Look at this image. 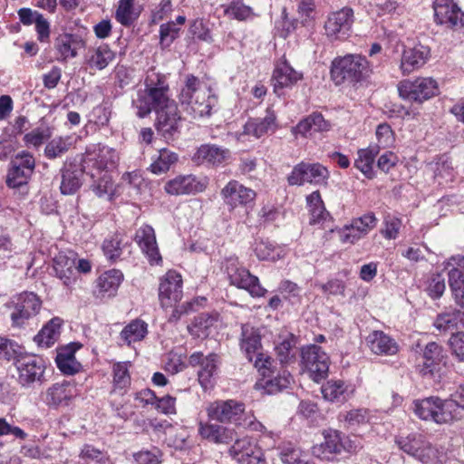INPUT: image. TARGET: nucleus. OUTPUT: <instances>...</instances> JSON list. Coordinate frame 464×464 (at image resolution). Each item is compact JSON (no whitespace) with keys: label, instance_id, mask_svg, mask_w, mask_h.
Here are the masks:
<instances>
[{"label":"nucleus","instance_id":"f257e3e1","mask_svg":"<svg viewBox=\"0 0 464 464\" xmlns=\"http://www.w3.org/2000/svg\"><path fill=\"white\" fill-rule=\"evenodd\" d=\"M175 101L170 98L169 86L166 75L155 70H150L144 80V89L137 92L132 106L139 118H145L152 111L163 110Z\"/></svg>","mask_w":464,"mask_h":464},{"label":"nucleus","instance_id":"f03ea898","mask_svg":"<svg viewBox=\"0 0 464 464\" xmlns=\"http://www.w3.org/2000/svg\"><path fill=\"white\" fill-rule=\"evenodd\" d=\"M179 101L182 110L193 119L210 116L212 109L218 102L211 90L193 74L186 76L179 94Z\"/></svg>","mask_w":464,"mask_h":464},{"label":"nucleus","instance_id":"7ed1b4c3","mask_svg":"<svg viewBox=\"0 0 464 464\" xmlns=\"http://www.w3.org/2000/svg\"><path fill=\"white\" fill-rule=\"evenodd\" d=\"M369 72L368 61L359 54H347L332 62L331 77L336 85L345 82L355 85L363 81Z\"/></svg>","mask_w":464,"mask_h":464},{"label":"nucleus","instance_id":"20e7f679","mask_svg":"<svg viewBox=\"0 0 464 464\" xmlns=\"http://www.w3.org/2000/svg\"><path fill=\"white\" fill-rule=\"evenodd\" d=\"M324 441L314 444L311 452L322 460L334 461L337 456L356 453L361 448L355 440L336 430H324Z\"/></svg>","mask_w":464,"mask_h":464},{"label":"nucleus","instance_id":"39448f33","mask_svg":"<svg viewBox=\"0 0 464 464\" xmlns=\"http://www.w3.org/2000/svg\"><path fill=\"white\" fill-rule=\"evenodd\" d=\"M17 381L24 388H35L45 382V362L35 355L22 356L15 361Z\"/></svg>","mask_w":464,"mask_h":464},{"label":"nucleus","instance_id":"423d86ee","mask_svg":"<svg viewBox=\"0 0 464 464\" xmlns=\"http://www.w3.org/2000/svg\"><path fill=\"white\" fill-rule=\"evenodd\" d=\"M225 269L231 285L246 289L252 296L261 297L266 295V290L260 285L258 277L240 266L237 257H227L225 261Z\"/></svg>","mask_w":464,"mask_h":464},{"label":"nucleus","instance_id":"0eeeda50","mask_svg":"<svg viewBox=\"0 0 464 464\" xmlns=\"http://www.w3.org/2000/svg\"><path fill=\"white\" fill-rule=\"evenodd\" d=\"M400 96L411 102H423L439 92L437 82L430 77H419L415 80H404L398 84Z\"/></svg>","mask_w":464,"mask_h":464},{"label":"nucleus","instance_id":"6e6552de","mask_svg":"<svg viewBox=\"0 0 464 464\" xmlns=\"http://www.w3.org/2000/svg\"><path fill=\"white\" fill-rule=\"evenodd\" d=\"M452 402L438 397H430L414 401V412L420 419L433 420L436 423H447L453 419Z\"/></svg>","mask_w":464,"mask_h":464},{"label":"nucleus","instance_id":"1a4fd4ad","mask_svg":"<svg viewBox=\"0 0 464 464\" xmlns=\"http://www.w3.org/2000/svg\"><path fill=\"white\" fill-rule=\"evenodd\" d=\"M208 417L220 423L240 425L245 415V404L237 400L215 401L206 409Z\"/></svg>","mask_w":464,"mask_h":464},{"label":"nucleus","instance_id":"9d476101","mask_svg":"<svg viewBox=\"0 0 464 464\" xmlns=\"http://www.w3.org/2000/svg\"><path fill=\"white\" fill-rule=\"evenodd\" d=\"M301 358L304 369L314 382H319L326 376L329 358L320 346L312 344L303 348Z\"/></svg>","mask_w":464,"mask_h":464},{"label":"nucleus","instance_id":"9b49d317","mask_svg":"<svg viewBox=\"0 0 464 464\" xmlns=\"http://www.w3.org/2000/svg\"><path fill=\"white\" fill-rule=\"evenodd\" d=\"M14 311L11 313L13 324L22 326L41 310L42 300L33 292H23L13 299Z\"/></svg>","mask_w":464,"mask_h":464},{"label":"nucleus","instance_id":"f8f14e48","mask_svg":"<svg viewBox=\"0 0 464 464\" xmlns=\"http://www.w3.org/2000/svg\"><path fill=\"white\" fill-rule=\"evenodd\" d=\"M182 276L179 273L169 270L160 281L159 300L163 308L175 306L182 298Z\"/></svg>","mask_w":464,"mask_h":464},{"label":"nucleus","instance_id":"ddd939ff","mask_svg":"<svg viewBox=\"0 0 464 464\" xmlns=\"http://www.w3.org/2000/svg\"><path fill=\"white\" fill-rule=\"evenodd\" d=\"M329 178V172L325 167L319 163L301 162L294 167L287 177L288 184L291 186H301L304 183L323 184Z\"/></svg>","mask_w":464,"mask_h":464},{"label":"nucleus","instance_id":"4468645a","mask_svg":"<svg viewBox=\"0 0 464 464\" xmlns=\"http://www.w3.org/2000/svg\"><path fill=\"white\" fill-rule=\"evenodd\" d=\"M188 364L192 367H199L198 379L203 389L212 386L213 379L218 374L219 357L211 353L204 355L201 352H194L188 357Z\"/></svg>","mask_w":464,"mask_h":464},{"label":"nucleus","instance_id":"2eb2a0df","mask_svg":"<svg viewBox=\"0 0 464 464\" xmlns=\"http://www.w3.org/2000/svg\"><path fill=\"white\" fill-rule=\"evenodd\" d=\"M353 21L354 13L350 7H343L330 13L324 23L326 36L332 41L346 37L349 34Z\"/></svg>","mask_w":464,"mask_h":464},{"label":"nucleus","instance_id":"dca6fc26","mask_svg":"<svg viewBox=\"0 0 464 464\" xmlns=\"http://www.w3.org/2000/svg\"><path fill=\"white\" fill-rule=\"evenodd\" d=\"M35 161L34 157L25 151L18 153L11 161L6 176V184L10 188H19L27 183L34 172Z\"/></svg>","mask_w":464,"mask_h":464},{"label":"nucleus","instance_id":"f3484780","mask_svg":"<svg viewBox=\"0 0 464 464\" xmlns=\"http://www.w3.org/2000/svg\"><path fill=\"white\" fill-rule=\"evenodd\" d=\"M377 225V218L372 212L353 218L350 225L338 231L339 239L343 244H354L365 237Z\"/></svg>","mask_w":464,"mask_h":464},{"label":"nucleus","instance_id":"a211bd4d","mask_svg":"<svg viewBox=\"0 0 464 464\" xmlns=\"http://www.w3.org/2000/svg\"><path fill=\"white\" fill-rule=\"evenodd\" d=\"M422 362L418 365L420 374L436 377L446 364L447 356L443 348L435 342L427 343L422 352Z\"/></svg>","mask_w":464,"mask_h":464},{"label":"nucleus","instance_id":"6ab92c4d","mask_svg":"<svg viewBox=\"0 0 464 464\" xmlns=\"http://www.w3.org/2000/svg\"><path fill=\"white\" fill-rule=\"evenodd\" d=\"M118 160V154L115 150L108 146L99 145L93 151L87 150L83 160L85 172L102 170L109 171L115 168Z\"/></svg>","mask_w":464,"mask_h":464},{"label":"nucleus","instance_id":"aec40b11","mask_svg":"<svg viewBox=\"0 0 464 464\" xmlns=\"http://www.w3.org/2000/svg\"><path fill=\"white\" fill-rule=\"evenodd\" d=\"M433 9L437 24L450 28L464 26V12L459 7L457 0H435Z\"/></svg>","mask_w":464,"mask_h":464},{"label":"nucleus","instance_id":"412c9836","mask_svg":"<svg viewBox=\"0 0 464 464\" xmlns=\"http://www.w3.org/2000/svg\"><path fill=\"white\" fill-rule=\"evenodd\" d=\"M221 196L227 205L235 208L252 203L256 194L255 190L245 187L237 180H230L222 189Z\"/></svg>","mask_w":464,"mask_h":464},{"label":"nucleus","instance_id":"4be33fe9","mask_svg":"<svg viewBox=\"0 0 464 464\" xmlns=\"http://www.w3.org/2000/svg\"><path fill=\"white\" fill-rule=\"evenodd\" d=\"M231 159V151L216 144H203L198 148L193 156L197 164H208L219 167L227 164Z\"/></svg>","mask_w":464,"mask_h":464},{"label":"nucleus","instance_id":"5701e85b","mask_svg":"<svg viewBox=\"0 0 464 464\" xmlns=\"http://www.w3.org/2000/svg\"><path fill=\"white\" fill-rule=\"evenodd\" d=\"M156 126L166 138L173 137L180 130L182 118L179 113L178 106L170 103L163 110L157 111Z\"/></svg>","mask_w":464,"mask_h":464},{"label":"nucleus","instance_id":"b1692460","mask_svg":"<svg viewBox=\"0 0 464 464\" xmlns=\"http://www.w3.org/2000/svg\"><path fill=\"white\" fill-rule=\"evenodd\" d=\"M206 180H199L194 175L178 176L165 184V191L170 195H187L202 192L206 188Z\"/></svg>","mask_w":464,"mask_h":464},{"label":"nucleus","instance_id":"393cba45","mask_svg":"<svg viewBox=\"0 0 464 464\" xmlns=\"http://www.w3.org/2000/svg\"><path fill=\"white\" fill-rule=\"evenodd\" d=\"M134 240L146 255L151 265L159 264L161 261V256L158 248L156 236L152 227L143 225L139 227L135 233Z\"/></svg>","mask_w":464,"mask_h":464},{"label":"nucleus","instance_id":"a878e982","mask_svg":"<svg viewBox=\"0 0 464 464\" xmlns=\"http://www.w3.org/2000/svg\"><path fill=\"white\" fill-rule=\"evenodd\" d=\"M229 453L240 464H264L263 454L256 445H252L247 438L236 440L229 449Z\"/></svg>","mask_w":464,"mask_h":464},{"label":"nucleus","instance_id":"bb28decb","mask_svg":"<svg viewBox=\"0 0 464 464\" xmlns=\"http://www.w3.org/2000/svg\"><path fill=\"white\" fill-rule=\"evenodd\" d=\"M198 434L215 444H228L236 438L234 429L209 421L198 423Z\"/></svg>","mask_w":464,"mask_h":464},{"label":"nucleus","instance_id":"cd10ccee","mask_svg":"<svg viewBox=\"0 0 464 464\" xmlns=\"http://www.w3.org/2000/svg\"><path fill=\"white\" fill-rule=\"evenodd\" d=\"M430 54V48L421 44L405 49L401 61L402 73L410 74L422 67L427 63Z\"/></svg>","mask_w":464,"mask_h":464},{"label":"nucleus","instance_id":"c85d7f7f","mask_svg":"<svg viewBox=\"0 0 464 464\" xmlns=\"http://www.w3.org/2000/svg\"><path fill=\"white\" fill-rule=\"evenodd\" d=\"M365 341L370 350L377 355H394L399 351L397 342L382 331L371 332Z\"/></svg>","mask_w":464,"mask_h":464},{"label":"nucleus","instance_id":"c756f323","mask_svg":"<svg viewBox=\"0 0 464 464\" xmlns=\"http://www.w3.org/2000/svg\"><path fill=\"white\" fill-rule=\"evenodd\" d=\"M80 347L81 344L71 343L57 350L55 362L63 374L73 375L81 370L82 365L75 358V353Z\"/></svg>","mask_w":464,"mask_h":464},{"label":"nucleus","instance_id":"7c9ffc66","mask_svg":"<svg viewBox=\"0 0 464 464\" xmlns=\"http://www.w3.org/2000/svg\"><path fill=\"white\" fill-rule=\"evenodd\" d=\"M277 127L275 111L267 108L264 118L251 119L244 125V133L258 139L269 132H274Z\"/></svg>","mask_w":464,"mask_h":464},{"label":"nucleus","instance_id":"2f4dec72","mask_svg":"<svg viewBox=\"0 0 464 464\" xmlns=\"http://www.w3.org/2000/svg\"><path fill=\"white\" fill-rule=\"evenodd\" d=\"M75 384L69 381L56 382L46 391L45 401L49 406L58 407L67 405L72 397L76 396Z\"/></svg>","mask_w":464,"mask_h":464},{"label":"nucleus","instance_id":"473e14b6","mask_svg":"<svg viewBox=\"0 0 464 464\" xmlns=\"http://www.w3.org/2000/svg\"><path fill=\"white\" fill-rule=\"evenodd\" d=\"M292 382L291 374L284 370L276 375L270 377H261L255 384V389L262 394H276L289 387Z\"/></svg>","mask_w":464,"mask_h":464},{"label":"nucleus","instance_id":"72a5a7b5","mask_svg":"<svg viewBox=\"0 0 464 464\" xmlns=\"http://www.w3.org/2000/svg\"><path fill=\"white\" fill-rule=\"evenodd\" d=\"M449 285L455 300L459 303L464 298V256H454L449 262Z\"/></svg>","mask_w":464,"mask_h":464},{"label":"nucleus","instance_id":"f704fd0d","mask_svg":"<svg viewBox=\"0 0 464 464\" xmlns=\"http://www.w3.org/2000/svg\"><path fill=\"white\" fill-rule=\"evenodd\" d=\"M315 4L314 0H300L297 5V16L289 21L284 11L285 24H288L287 32L297 28L298 24L304 27H312L315 20Z\"/></svg>","mask_w":464,"mask_h":464},{"label":"nucleus","instance_id":"c9c22d12","mask_svg":"<svg viewBox=\"0 0 464 464\" xmlns=\"http://www.w3.org/2000/svg\"><path fill=\"white\" fill-rule=\"evenodd\" d=\"M240 348L246 353L249 362L262 348L259 330L249 324H242L240 336Z\"/></svg>","mask_w":464,"mask_h":464},{"label":"nucleus","instance_id":"e433bc0d","mask_svg":"<svg viewBox=\"0 0 464 464\" xmlns=\"http://www.w3.org/2000/svg\"><path fill=\"white\" fill-rule=\"evenodd\" d=\"M302 73L296 72L285 61L278 63L273 72L272 82L275 92L280 89L291 87L302 79Z\"/></svg>","mask_w":464,"mask_h":464},{"label":"nucleus","instance_id":"4c0bfd02","mask_svg":"<svg viewBox=\"0 0 464 464\" xmlns=\"http://www.w3.org/2000/svg\"><path fill=\"white\" fill-rule=\"evenodd\" d=\"M83 45L82 40L76 34H60L54 43V48L60 55L57 60L64 62L69 58L76 57L78 50L83 47Z\"/></svg>","mask_w":464,"mask_h":464},{"label":"nucleus","instance_id":"58836bf2","mask_svg":"<svg viewBox=\"0 0 464 464\" xmlns=\"http://www.w3.org/2000/svg\"><path fill=\"white\" fill-rule=\"evenodd\" d=\"M321 392L326 401L343 403L350 399L353 390L342 380H330L322 386Z\"/></svg>","mask_w":464,"mask_h":464},{"label":"nucleus","instance_id":"ea45409f","mask_svg":"<svg viewBox=\"0 0 464 464\" xmlns=\"http://www.w3.org/2000/svg\"><path fill=\"white\" fill-rule=\"evenodd\" d=\"M85 173L84 168L75 164L65 166L62 170V181L60 189L63 195H72L82 186V176Z\"/></svg>","mask_w":464,"mask_h":464},{"label":"nucleus","instance_id":"a19ab883","mask_svg":"<svg viewBox=\"0 0 464 464\" xmlns=\"http://www.w3.org/2000/svg\"><path fill=\"white\" fill-rule=\"evenodd\" d=\"M53 270L55 276L60 278L63 285L69 286L74 281L75 259L60 253L53 258Z\"/></svg>","mask_w":464,"mask_h":464},{"label":"nucleus","instance_id":"79ce46f5","mask_svg":"<svg viewBox=\"0 0 464 464\" xmlns=\"http://www.w3.org/2000/svg\"><path fill=\"white\" fill-rule=\"evenodd\" d=\"M123 275L120 270L111 269L102 274L97 279V287L99 295L102 297L113 296L121 281Z\"/></svg>","mask_w":464,"mask_h":464},{"label":"nucleus","instance_id":"37998d69","mask_svg":"<svg viewBox=\"0 0 464 464\" xmlns=\"http://www.w3.org/2000/svg\"><path fill=\"white\" fill-rule=\"evenodd\" d=\"M380 152V146H368L357 151V158L354 160V167L360 170L367 179L374 178L373 163L375 157Z\"/></svg>","mask_w":464,"mask_h":464},{"label":"nucleus","instance_id":"c03bdc74","mask_svg":"<svg viewBox=\"0 0 464 464\" xmlns=\"http://www.w3.org/2000/svg\"><path fill=\"white\" fill-rule=\"evenodd\" d=\"M63 323L59 317L51 319L35 335L34 341L40 346H52L60 337Z\"/></svg>","mask_w":464,"mask_h":464},{"label":"nucleus","instance_id":"a18cd8bd","mask_svg":"<svg viewBox=\"0 0 464 464\" xmlns=\"http://www.w3.org/2000/svg\"><path fill=\"white\" fill-rule=\"evenodd\" d=\"M115 58V53L108 44H102L96 48L89 50L87 63L91 68L103 70Z\"/></svg>","mask_w":464,"mask_h":464},{"label":"nucleus","instance_id":"49530a36","mask_svg":"<svg viewBox=\"0 0 464 464\" xmlns=\"http://www.w3.org/2000/svg\"><path fill=\"white\" fill-rule=\"evenodd\" d=\"M330 124L324 119L321 113H313L301 121L295 128V132L306 136L307 133L327 131Z\"/></svg>","mask_w":464,"mask_h":464},{"label":"nucleus","instance_id":"de8ad7c7","mask_svg":"<svg viewBox=\"0 0 464 464\" xmlns=\"http://www.w3.org/2000/svg\"><path fill=\"white\" fill-rule=\"evenodd\" d=\"M85 173L92 179L91 188L95 195L98 197H103L112 193L113 182L111 172H102V170L93 171V169H92V171Z\"/></svg>","mask_w":464,"mask_h":464},{"label":"nucleus","instance_id":"09e8293b","mask_svg":"<svg viewBox=\"0 0 464 464\" xmlns=\"http://www.w3.org/2000/svg\"><path fill=\"white\" fill-rule=\"evenodd\" d=\"M147 324L141 320H133L121 332V339L130 345L142 340L147 334Z\"/></svg>","mask_w":464,"mask_h":464},{"label":"nucleus","instance_id":"8fccbe9b","mask_svg":"<svg viewBox=\"0 0 464 464\" xmlns=\"http://www.w3.org/2000/svg\"><path fill=\"white\" fill-rule=\"evenodd\" d=\"M186 23V16L179 15L175 21H169L160 26V38L161 43L172 44L179 35L181 28Z\"/></svg>","mask_w":464,"mask_h":464},{"label":"nucleus","instance_id":"3c124183","mask_svg":"<svg viewBox=\"0 0 464 464\" xmlns=\"http://www.w3.org/2000/svg\"><path fill=\"white\" fill-rule=\"evenodd\" d=\"M426 441L421 434L411 433L408 436L397 438L396 443L399 448L410 456L416 457L423 443Z\"/></svg>","mask_w":464,"mask_h":464},{"label":"nucleus","instance_id":"603ef678","mask_svg":"<svg viewBox=\"0 0 464 464\" xmlns=\"http://www.w3.org/2000/svg\"><path fill=\"white\" fill-rule=\"evenodd\" d=\"M178 160V155L167 149L159 151L157 159L150 164V170L154 174H162L167 172L170 167Z\"/></svg>","mask_w":464,"mask_h":464},{"label":"nucleus","instance_id":"864d4df0","mask_svg":"<svg viewBox=\"0 0 464 464\" xmlns=\"http://www.w3.org/2000/svg\"><path fill=\"white\" fill-rule=\"evenodd\" d=\"M140 12L137 11L132 2L120 0L116 10V20L124 26H130L139 17Z\"/></svg>","mask_w":464,"mask_h":464},{"label":"nucleus","instance_id":"5fc2aeb1","mask_svg":"<svg viewBox=\"0 0 464 464\" xmlns=\"http://www.w3.org/2000/svg\"><path fill=\"white\" fill-rule=\"evenodd\" d=\"M224 14L239 21L247 19L252 14V9L243 3V0H230L229 3L222 5Z\"/></svg>","mask_w":464,"mask_h":464},{"label":"nucleus","instance_id":"6e6d98bb","mask_svg":"<svg viewBox=\"0 0 464 464\" xmlns=\"http://www.w3.org/2000/svg\"><path fill=\"white\" fill-rule=\"evenodd\" d=\"M129 362H119L112 365L113 386L115 389H125L130 384Z\"/></svg>","mask_w":464,"mask_h":464},{"label":"nucleus","instance_id":"4d7b16f0","mask_svg":"<svg viewBox=\"0 0 464 464\" xmlns=\"http://www.w3.org/2000/svg\"><path fill=\"white\" fill-rule=\"evenodd\" d=\"M79 456L87 463L107 464L109 462V456L106 452L90 444H85L82 448Z\"/></svg>","mask_w":464,"mask_h":464},{"label":"nucleus","instance_id":"13d9d810","mask_svg":"<svg viewBox=\"0 0 464 464\" xmlns=\"http://www.w3.org/2000/svg\"><path fill=\"white\" fill-rule=\"evenodd\" d=\"M122 246V237L120 234H115L103 241L102 250L109 260L115 261L121 255Z\"/></svg>","mask_w":464,"mask_h":464},{"label":"nucleus","instance_id":"bf43d9fd","mask_svg":"<svg viewBox=\"0 0 464 464\" xmlns=\"http://www.w3.org/2000/svg\"><path fill=\"white\" fill-rule=\"evenodd\" d=\"M188 32L199 41L211 44L214 39L211 30L202 18H197L190 22Z\"/></svg>","mask_w":464,"mask_h":464},{"label":"nucleus","instance_id":"052dcab7","mask_svg":"<svg viewBox=\"0 0 464 464\" xmlns=\"http://www.w3.org/2000/svg\"><path fill=\"white\" fill-rule=\"evenodd\" d=\"M440 452L430 442L426 440L417 453L415 459L423 464H440L441 463Z\"/></svg>","mask_w":464,"mask_h":464},{"label":"nucleus","instance_id":"680f3d73","mask_svg":"<svg viewBox=\"0 0 464 464\" xmlns=\"http://www.w3.org/2000/svg\"><path fill=\"white\" fill-rule=\"evenodd\" d=\"M70 145L69 138H54L45 146L44 154L48 159H55L67 152Z\"/></svg>","mask_w":464,"mask_h":464},{"label":"nucleus","instance_id":"e2e57ef3","mask_svg":"<svg viewBox=\"0 0 464 464\" xmlns=\"http://www.w3.org/2000/svg\"><path fill=\"white\" fill-rule=\"evenodd\" d=\"M52 131L48 127H38L26 133L24 141L27 146L40 147L46 140L50 139Z\"/></svg>","mask_w":464,"mask_h":464},{"label":"nucleus","instance_id":"0e129e2a","mask_svg":"<svg viewBox=\"0 0 464 464\" xmlns=\"http://www.w3.org/2000/svg\"><path fill=\"white\" fill-rule=\"evenodd\" d=\"M433 324L441 333L451 332L454 334L453 331L459 329L453 311L439 314Z\"/></svg>","mask_w":464,"mask_h":464},{"label":"nucleus","instance_id":"69168bd1","mask_svg":"<svg viewBox=\"0 0 464 464\" xmlns=\"http://www.w3.org/2000/svg\"><path fill=\"white\" fill-rule=\"evenodd\" d=\"M284 464H314L307 454L299 449H286L281 452Z\"/></svg>","mask_w":464,"mask_h":464},{"label":"nucleus","instance_id":"338daca9","mask_svg":"<svg viewBox=\"0 0 464 464\" xmlns=\"http://www.w3.org/2000/svg\"><path fill=\"white\" fill-rule=\"evenodd\" d=\"M446 289L445 278L440 274H432L428 279L426 291L433 298H440Z\"/></svg>","mask_w":464,"mask_h":464},{"label":"nucleus","instance_id":"774afa93","mask_svg":"<svg viewBox=\"0 0 464 464\" xmlns=\"http://www.w3.org/2000/svg\"><path fill=\"white\" fill-rule=\"evenodd\" d=\"M162 453L160 449L153 447L142 450L133 455L137 464H160Z\"/></svg>","mask_w":464,"mask_h":464}]
</instances>
